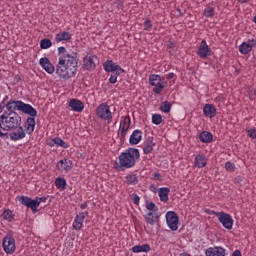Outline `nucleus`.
Returning <instances> with one entry per match:
<instances>
[{
    "instance_id": "nucleus-14",
    "label": "nucleus",
    "mask_w": 256,
    "mask_h": 256,
    "mask_svg": "<svg viewBox=\"0 0 256 256\" xmlns=\"http://www.w3.org/2000/svg\"><path fill=\"white\" fill-rule=\"evenodd\" d=\"M86 217H89L88 211L80 212L75 216L74 221L72 223L74 231H81L83 229V223H85Z\"/></svg>"
},
{
    "instance_id": "nucleus-6",
    "label": "nucleus",
    "mask_w": 256,
    "mask_h": 256,
    "mask_svg": "<svg viewBox=\"0 0 256 256\" xmlns=\"http://www.w3.org/2000/svg\"><path fill=\"white\" fill-rule=\"evenodd\" d=\"M129 129H131V116H122L120 119V125L118 129V138L121 143H125V139L129 133Z\"/></svg>"
},
{
    "instance_id": "nucleus-2",
    "label": "nucleus",
    "mask_w": 256,
    "mask_h": 256,
    "mask_svg": "<svg viewBox=\"0 0 256 256\" xmlns=\"http://www.w3.org/2000/svg\"><path fill=\"white\" fill-rule=\"evenodd\" d=\"M17 110H12L10 112H4L0 116V137L1 139H9V134L3 131H15L19 126H21V117Z\"/></svg>"
},
{
    "instance_id": "nucleus-20",
    "label": "nucleus",
    "mask_w": 256,
    "mask_h": 256,
    "mask_svg": "<svg viewBox=\"0 0 256 256\" xmlns=\"http://www.w3.org/2000/svg\"><path fill=\"white\" fill-rule=\"evenodd\" d=\"M35 117L37 116H31L26 119V123L24 125V130L26 131L27 135H33V132L35 131Z\"/></svg>"
},
{
    "instance_id": "nucleus-4",
    "label": "nucleus",
    "mask_w": 256,
    "mask_h": 256,
    "mask_svg": "<svg viewBox=\"0 0 256 256\" xmlns=\"http://www.w3.org/2000/svg\"><path fill=\"white\" fill-rule=\"evenodd\" d=\"M141 154L139 153V149L137 148H129L126 149L125 152H122L119 157V163H116V169L123 171L125 169H131L135 167V163H137Z\"/></svg>"
},
{
    "instance_id": "nucleus-49",
    "label": "nucleus",
    "mask_w": 256,
    "mask_h": 256,
    "mask_svg": "<svg viewBox=\"0 0 256 256\" xmlns=\"http://www.w3.org/2000/svg\"><path fill=\"white\" fill-rule=\"evenodd\" d=\"M87 207H88L87 202H84V203H82V204L80 205V209H82V210L87 209Z\"/></svg>"
},
{
    "instance_id": "nucleus-44",
    "label": "nucleus",
    "mask_w": 256,
    "mask_h": 256,
    "mask_svg": "<svg viewBox=\"0 0 256 256\" xmlns=\"http://www.w3.org/2000/svg\"><path fill=\"white\" fill-rule=\"evenodd\" d=\"M132 199L134 205H139V203H141V198L137 195V193L132 194Z\"/></svg>"
},
{
    "instance_id": "nucleus-5",
    "label": "nucleus",
    "mask_w": 256,
    "mask_h": 256,
    "mask_svg": "<svg viewBox=\"0 0 256 256\" xmlns=\"http://www.w3.org/2000/svg\"><path fill=\"white\" fill-rule=\"evenodd\" d=\"M96 117L101 121H106L108 125L113 123V112H111V106L107 102H103L96 108Z\"/></svg>"
},
{
    "instance_id": "nucleus-1",
    "label": "nucleus",
    "mask_w": 256,
    "mask_h": 256,
    "mask_svg": "<svg viewBox=\"0 0 256 256\" xmlns=\"http://www.w3.org/2000/svg\"><path fill=\"white\" fill-rule=\"evenodd\" d=\"M57 51L58 63L56 64V67L47 57L40 58L39 65L49 75H53L56 71V75L59 79L69 81V79H73V77L77 75V71H79V59L76 55L69 53L65 46L58 47Z\"/></svg>"
},
{
    "instance_id": "nucleus-40",
    "label": "nucleus",
    "mask_w": 256,
    "mask_h": 256,
    "mask_svg": "<svg viewBox=\"0 0 256 256\" xmlns=\"http://www.w3.org/2000/svg\"><path fill=\"white\" fill-rule=\"evenodd\" d=\"M153 29V22L150 19L144 21V31H151Z\"/></svg>"
},
{
    "instance_id": "nucleus-18",
    "label": "nucleus",
    "mask_w": 256,
    "mask_h": 256,
    "mask_svg": "<svg viewBox=\"0 0 256 256\" xmlns=\"http://www.w3.org/2000/svg\"><path fill=\"white\" fill-rule=\"evenodd\" d=\"M71 39H73V33L69 31H61L55 35L54 41L56 43H62L65 41V43H70Z\"/></svg>"
},
{
    "instance_id": "nucleus-51",
    "label": "nucleus",
    "mask_w": 256,
    "mask_h": 256,
    "mask_svg": "<svg viewBox=\"0 0 256 256\" xmlns=\"http://www.w3.org/2000/svg\"><path fill=\"white\" fill-rule=\"evenodd\" d=\"M237 1H238V3L243 4V3H247L249 0H237Z\"/></svg>"
},
{
    "instance_id": "nucleus-50",
    "label": "nucleus",
    "mask_w": 256,
    "mask_h": 256,
    "mask_svg": "<svg viewBox=\"0 0 256 256\" xmlns=\"http://www.w3.org/2000/svg\"><path fill=\"white\" fill-rule=\"evenodd\" d=\"M232 256H242L241 251H239V250L234 251Z\"/></svg>"
},
{
    "instance_id": "nucleus-24",
    "label": "nucleus",
    "mask_w": 256,
    "mask_h": 256,
    "mask_svg": "<svg viewBox=\"0 0 256 256\" xmlns=\"http://www.w3.org/2000/svg\"><path fill=\"white\" fill-rule=\"evenodd\" d=\"M203 114L209 119H213L217 115V108L213 104H205L203 107Z\"/></svg>"
},
{
    "instance_id": "nucleus-35",
    "label": "nucleus",
    "mask_w": 256,
    "mask_h": 256,
    "mask_svg": "<svg viewBox=\"0 0 256 256\" xmlns=\"http://www.w3.org/2000/svg\"><path fill=\"white\" fill-rule=\"evenodd\" d=\"M2 217L5 221H8V223H11L15 219V214H13V211L6 209L2 213Z\"/></svg>"
},
{
    "instance_id": "nucleus-27",
    "label": "nucleus",
    "mask_w": 256,
    "mask_h": 256,
    "mask_svg": "<svg viewBox=\"0 0 256 256\" xmlns=\"http://www.w3.org/2000/svg\"><path fill=\"white\" fill-rule=\"evenodd\" d=\"M124 182L126 185H137L139 183V177L135 173H129L125 176Z\"/></svg>"
},
{
    "instance_id": "nucleus-22",
    "label": "nucleus",
    "mask_w": 256,
    "mask_h": 256,
    "mask_svg": "<svg viewBox=\"0 0 256 256\" xmlns=\"http://www.w3.org/2000/svg\"><path fill=\"white\" fill-rule=\"evenodd\" d=\"M205 254L206 256H227V250L223 247H210Z\"/></svg>"
},
{
    "instance_id": "nucleus-36",
    "label": "nucleus",
    "mask_w": 256,
    "mask_h": 256,
    "mask_svg": "<svg viewBox=\"0 0 256 256\" xmlns=\"http://www.w3.org/2000/svg\"><path fill=\"white\" fill-rule=\"evenodd\" d=\"M173 105L169 101H164L160 105V111H163V113H170L171 112V107Z\"/></svg>"
},
{
    "instance_id": "nucleus-37",
    "label": "nucleus",
    "mask_w": 256,
    "mask_h": 256,
    "mask_svg": "<svg viewBox=\"0 0 256 256\" xmlns=\"http://www.w3.org/2000/svg\"><path fill=\"white\" fill-rule=\"evenodd\" d=\"M50 47H53V42H51L50 39L44 38L40 41V48L41 49H50Z\"/></svg>"
},
{
    "instance_id": "nucleus-32",
    "label": "nucleus",
    "mask_w": 256,
    "mask_h": 256,
    "mask_svg": "<svg viewBox=\"0 0 256 256\" xmlns=\"http://www.w3.org/2000/svg\"><path fill=\"white\" fill-rule=\"evenodd\" d=\"M55 186L59 191H65L67 189V180L63 177H58L55 179Z\"/></svg>"
},
{
    "instance_id": "nucleus-45",
    "label": "nucleus",
    "mask_w": 256,
    "mask_h": 256,
    "mask_svg": "<svg viewBox=\"0 0 256 256\" xmlns=\"http://www.w3.org/2000/svg\"><path fill=\"white\" fill-rule=\"evenodd\" d=\"M152 179L153 181H163V178H161V174L159 172H155L152 175Z\"/></svg>"
},
{
    "instance_id": "nucleus-46",
    "label": "nucleus",
    "mask_w": 256,
    "mask_h": 256,
    "mask_svg": "<svg viewBox=\"0 0 256 256\" xmlns=\"http://www.w3.org/2000/svg\"><path fill=\"white\" fill-rule=\"evenodd\" d=\"M36 201H38L39 205H41V203L47 202V197H36Z\"/></svg>"
},
{
    "instance_id": "nucleus-52",
    "label": "nucleus",
    "mask_w": 256,
    "mask_h": 256,
    "mask_svg": "<svg viewBox=\"0 0 256 256\" xmlns=\"http://www.w3.org/2000/svg\"><path fill=\"white\" fill-rule=\"evenodd\" d=\"M250 99H255V96L253 94L250 95Z\"/></svg>"
},
{
    "instance_id": "nucleus-39",
    "label": "nucleus",
    "mask_w": 256,
    "mask_h": 256,
    "mask_svg": "<svg viewBox=\"0 0 256 256\" xmlns=\"http://www.w3.org/2000/svg\"><path fill=\"white\" fill-rule=\"evenodd\" d=\"M225 169L226 171H228L229 173H234V171L237 169V167L235 166V163L231 162V161H227L225 163Z\"/></svg>"
},
{
    "instance_id": "nucleus-21",
    "label": "nucleus",
    "mask_w": 256,
    "mask_h": 256,
    "mask_svg": "<svg viewBox=\"0 0 256 256\" xmlns=\"http://www.w3.org/2000/svg\"><path fill=\"white\" fill-rule=\"evenodd\" d=\"M143 139V131L136 129L132 132L129 138L130 145H139Z\"/></svg>"
},
{
    "instance_id": "nucleus-48",
    "label": "nucleus",
    "mask_w": 256,
    "mask_h": 256,
    "mask_svg": "<svg viewBox=\"0 0 256 256\" xmlns=\"http://www.w3.org/2000/svg\"><path fill=\"white\" fill-rule=\"evenodd\" d=\"M173 77H175V73L170 72V73L167 75L166 79H168V81H169V80L173 79Z\"/></svg>"
},
{
    "instance_id": "nucleus-29",
    "label": "nucleus",
    "mask_w": 256,
    "mask_h": 256,
    "mask_svg": "<svg viewBox=\"0 0 256 256\" xmlns=\"http://www.w3.org/2000/svg\"><path fill=\"white\" fill-rule=\"evenodd\" d=\"M159 219V214H157V211L154 212H148L145 215V221L148 223V225H155V221Z\"/></svg>"
},
{
    "instance_id": "nucleus-12",
    "label": "nucleus",
    "mask_w": 256,
    "mask_h": 256,
    "mask_svg": "<svg viewBox=\"0 0 256 256\" xmlns=\"http://www.w3.org/2000/svg\"><path fill=\"white\" fill-rule=\"evenodd\" d=\"M103 69L106 71V73H117V75L125 73V70L121 68L117 63L113 62V60H106L103 63Z\"/></svg>"
},
{
    "instance_id": "nucleus-43",
    "label": "nucleus",
    "mask_w": 256,
    "mask_h": 256,
    "mask_svg": "<svg viewBox=\"0 0 256 256\" xmlns=\"http://www.w3.org/2000/svg\"><path fill=\"white\" fill-rule=\"evenodd\" d=\"M246 133L250 139H256V128H250L246 130Z\"/></svg>"
},
{
    "instance_id": "nucleus-38",
    "label": "nucleus",
    "mask_w": 256,
    "mask_h": 256,
    "mask_svg": "<svg viewBox=\"0 0 256 256\" xmlns=\"http://www.w3.org/2000/svg\"><path fill=\"white\" fill-rule=\"evenodd\" d=\"M152 123L154 125H161V123H163V116H161V114H153Z\"/></svg>"
},
{
    "instance_id": "nucleus-11",
    "label": "nucleus",
    "mask_w": 256,
    "mask_h": 256,
    "mask_svg": "<svg viewBox=\"0 0 256 256\" xmlns=\"http://www.w3.org/2000/svg\"><path fill=\"white\" fill-rule=\"evenodd\" d=\"M166 223L171 231L179 229V216L173 211H168L165 215Z\"/></svg>"
},
{
    "instance_id": "nucleus-30",
    "label": "nucleus",
    "mask_w": 256,
    "mask_h": 256,
    "mask_svg": "<svg viewBox=\"0 0 256 256\" xmlns=\"http://www.w3.org/2000/svg\"><path fill=\"white\" fill-rule=\"evenodd\" d=\"M201 143H211L213 141V134L209 131H202L199 135Z\"/></svg>"
},
{
    "instance_id": "nucleus-47",
    "label": "nucleus",
    "mask_w": 256,
    "mask_h": 256,
    "mask_svg": "<svg viewBox=\"0 0 256 256\" xmlns=\"http://www.w3.org/2000/svg\"><path fill=\"white\" fill-rule=\"evenodd\" d=\"M175 47V42H173V41H168V43H167V48L168 49H173Z\"/></svg>"
},
{
    "instance_id": "nucleus-16",
    "label": "nucleus",
    "mask_w": 256,
    "mask_h": 256,
    "mask_svg": "<svg viewBox=\"0 0 256 256\" xmlns=\"http://www.w3.org/2000/svg\"><path fill=\"white\" fill-rule=\"evenodd\" d=\"M56 168L61 172V173H69L71 169H73V161L64 158L61 159L57 164Z\"/></svg>"
},
{
    "instance_id": "nucleus-15",
    "label": "nucleus",
    "mask_w": 256,
    "mask_h": 256,
    "mask_svg": "<svg viewBox=\"0 0 256 256\" xmlns=\"http://www.w3.org/2000/svg\"><path fill=\"white\" fill-rule=\"evenodd\" d=\"M256 47V40L255 39H248V42H242L239 45V51L241 55H249L250 51H253V48Z\"/></svg>"
},
{
    "instance_id": "nucleus-41",
    "label": "nucleus",
    "mask_w": 256,
    "mask_h": 256,
    "mask_svg": "<svg viewBox=\"0 0 256 256\" xmlns=\"http://www.w3.org/2000/svg\"><path fill=\"white\" fill-rule=\"evenodd\" d=\"M146 209L149 211V212H154V211H158L157 209V206L155 205V203L153 202H148L146 203Z\"/></svg>"
},
{
    "instance_id": "nucleus-23",
    "label": "nucleus",
    "mask_w": 256,
    "mask_h": 256,
    "mask_svg": "<svg viewBox=\"0 0 256 256\" xmlns=\"http://www.w3.org/2000/svg\"><path fill=\"white\" fill-rule=\"evenodd\" d=\"M69 107L76 113H81L85 109V104L81 100L73 98L69 101Z\"/></svg>"
},
{
    "instance_id": "nucleus-42",
    "label": "nucleus",
    "mask_w": 256,
    "mask_h": 256,
    "mask_svg": "<svg viewBox=\"0 0 256 256\" xmlns=\"http://www.w3.org/2000/svg\"><path fill=\"white\" fill-rule=\"evenodd\" d=\"M119 75L121 74H117V72H112L109 78V83H111L112 85H115V83H117V77H119Z\"/></svg>"
},
{
    "instance_id": "nucleus-28",
    "label": "nucleus",
    "mask_w": 256,
    "mask_h": 256,
    "mask_svg": "<svg viewBox=\"0 0 256 256\" xmlns=\"http://www.w3.org/2000/svg\"><path fill=\"white\" fill-rule=\"evenodd\" d=\"M151 246L149 244L135 245L132 247V253H149Z\"/></svg>"
},
{
    "instance_id": "nucleus-31",
    "label": "nucleus",
    "mask_w": 256,
    "mask_h": 256,
    "mask_svg": "<svg viewBox=\"0 0 256 256\" xmlns=\"http://www.w3.org/2000/svg\"><path fill=\"white\" fill-rule=\"evenodd\" d=\"M153 147H155V142H153V139L149 138L147 141L143 144V152L145 155H149L153 151Z\"/></svg>"
},
{
    "instance_id": "nucleus-25",
    "label": "nucleus",
    "mask_w": 256,
    "mask_h": 256,
    "mask_svg": "<svg viewBox=\"0 0 256 256\" xmlns=\"http://www.w3.org/2000/svg\"><path fill=\"white\" fill-rule=\"evenodd\" d=\"M194 165L198 169H203V167H207V157L204 154H197L194 159Z\"/></svg>"
},
{
    "instance_id": "nucleus-26",
    "label": "nucleus",
    "mask_w": 256,
    "mask_h": 256,
    "mask_svg": "<svg viewBox=\"0 0 256 256\" xmlns=\"http://www.w3.org/2000/svg\"><path fill=\"white\" fill-rule=\"evenodd\" d=\"M169 193L171 190L168 187H162L158 191V197H160V201L162 203H167L169 201Z\"/></svg>"
},
{
    "instance_id": "nucleus-17",
    "label": "nucleus",
    "mask_w": 256,
    "mask_h": 256,
    "mask_svg": "<svg viewBox=\"0 0 256 256\" xmlns=\"http://www.w3.org/2000/svg\"><path fill=\"white\" fill-rule=\"evenodd\" d=\"M8 137H10L11 141H21V139H25V137H27V132L25 128L19 126L14 132L10 133Z\"/></svg>"
},
{
    "instance_id": "nucleus-13",
    "label": "nucleus",
    "mask_w": 256,
    "mask_h": 256,
    "mask_svg": "<svg viewBox=\"0 0 256 256\" xmlns=\"http://www.w3.org/2000/svg\"><path fill=\"white\" fill-rule=\"evenodd\" d=\"M197 55L200 57V59H208L213 55V50L209 47L207 44V41L202 40L200 42V45L198 47Z\"/></svg>"
},
{
    "instance_id": "nucleus-3",
    "label": "nucleus",
    "mask_w": 256,
    "mask_h": 256,
    "mask_svg": "<svg viewBox=\"0 0 256 256\" xmlns=\"http://www.w3.org/2000/svg\"><path fill=\"white\" fill-rule=\"evenodd\" d=\"M10 113V111H20L24 115H31L32 117H37V109H35L31 104H27L21 100L10 99L8 102L3 100L0 103V113Z\"/></svg>"
},
{
    "instance_id": "nucleus-53",
    "label": "nucleus",
    "mask_w": 256,
    "mask_h": 256,
    "mask_svg": "<svg viewBox=\"0 0 256 256\" xmlns=\"http://www.w3.org/2000/svg\"><path fill=\"white\" fill-rule=\"evenodd\" d=\"M50 147H54V144H49Z\"/></svg>"
},
{
    "instance_id": "nucleus-34",
    "label": "nucleus",
    "mask_w": 256,
    "mask_h": 256,
    "mask_svg": "<svg viewBox=\"0 0 256 256\" xmlns=\"http://www.w3.org/2000/svg\"><path fill=\"white\" fill-rule=\"evenodd\" d=\"M52 143L58 147H62V149H69V143L65 142V140L61 139L60 137L53 138Z\"/></svg>"
},
{
    "instance_id": "nucleus-8",
    "label": "nucleus",
    "mask_w": 256,
    "mask_h": 256,
    "mask_svg": "<svg viewBox=\"0 0 256 256\" xmlns=\"http://www.w3.org/2000/svg\"><path fill=\"white\" fill-rule=\"evenodd\" d=\"M149 85L153 87L152 91L155 95H161L165 89V82L161 79L159 74H152L148 78Z\"/></svg>"
},
{
    "instance_id": "nucleus-9",
    "label": "nucleus",
    "mask_w": 256,
    "mask_h": 256,
    "mask_svg": "<svg viewBox=\"0 0 256 256\" xmlns=\"http://www.w3.org/2000/svg\"><path fill=\"white\" fill-rule=\"evenodd\" d=\"M2 249L6 255H13L15 253L17 246L15 243V238L11 234H7L2 239Z\"/></svg>"
},
{
    "instance_id": "nucleus-10",
    "label": "nucleus",
    "mask_w": 256,
    "mask_h": 256,
    "mask_svg": "<svg viewBox=\"0 0 256 256\" xmlns=\"http://www.w3.org/2000/svg\"><path fill=\"white\" fill-rule=\"evenodd\" d=\"M17 199L20 205H24V207L31 209L32 213H37V209H39V201L36 198L32 199L29 196H18Z\"/></svg>"
},
{
    "instance_id": "nucleus-7",
    "label": "nucleus",
    "mask_w": 256,
    "mask_h": 256,
    "mask_svg": "<svg viewBox=\"0 0 256 256\" xmlns=\"http://www.w3.org/2000/svg\"><path fill=\"white\" fill-rule=\"evenodd\" d=\"M212 215H215L217 217L219 223H221L224 229H227L228 231H231V229H233L235 220H233V217L231 216V214L225 213L223 211L221 212L212 211Z\"/></svg>"
},
{
    "instance_id": "nucleus-33",
    "label": "nucleus",
    "mask_w": 256,
    "mask_h": 256,
    "mask_svg": "<svg viewBox=\"0 0 256 256\" xmlns=\"http://www.w3.org/2000/svg\"><path fill=\"white\" fill-rule=\"evenodd\" d=\"M203 15L204 17H206V19H211L212 17H215V7L207 5L204 8Z\"/></svg>"
},
{
    "instance_id": "nucleus-19",
    "label": "nucleus",
    "mask_w": 256,
    "mask_h": 256,
    "mask_svg": "<svg viewBox=\"0 0 256 256\" xmlns=\"http://www.w3.org/2000/svg\"><path fill=\"white\" fill-rule=\"evenodd\" d=\"M97 56L91 55V56H86L83 59L84 67L87 71H93L95 67H97Z\"/></svg>"
}]
</instances>
